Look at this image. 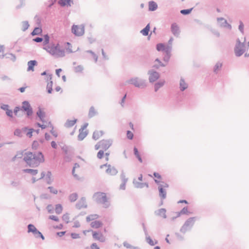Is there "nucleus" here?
Returning a JSON list of instances; mask_svg holds the SVG:
<instances>
[{
  "instance_id": "obj_46",
  "label": "nucleus",
  "mask_w": 249,
  "mask_h": 249,
  "mask_svg": "<svg viewBox=\"0 0 249 249\" xmlns=\"http://www.w3.org/2000/svg\"><path fill=\"white\" fill-rule=\"evenodd\" d=\"M165 45L162 43H159L156 45V49L158 51H163Z\"/></svg>"
},
{
  "instance_id": "obj_13",
  "label": "nucleus",
  "mask_w": 249,
  "mask_h": 249,
  "mask_svg": "<svg viewBox=\"0 0 249 249\" xmlns=\"http://www.w3.org/2000/svg\"><path fill=\"white\" fill-rule=\"evenodd\" d=\"M217 20L218 22L219 26L221 27H226L231 30V26L227 22V21L223 18H217Z\"/></svg>"
},
{
  "instance_id": "obj_63",
  "label": "nucleus",
  "mask_w": 249,
  "mask_h": 249,
  "mask_svg": "<svg viewBox=\"0 0 249 249\" xmlns=\"http://www.w3.org/2000/svg\"><path fill=\"white\" fill-rule=\"evenodd\" d=\"M33 40L36 42L40 43L43 41V38L40 37H36L34 38Z\"/></svg>"
},
{
  "instance_id": "obj_7",
  "label": "nucleus",
  "mask_w": 249,
  "mask_h": 249,
  "mask_svg": "<svg viewBox=\"0 0 249 249\" xmlns=\"http://www.w3.org/2000/svg\"><path fill=\"white\" fill-rule=\"evenodd\" d=\"M71 31L73 34L77 36H81L84 34L85 28L83 25H73L71 28Z\"/></svg>"
},
{
  "instance_id": "obj_39",
  "label": "nucleus",
  "mask_w": 249,
  "mask_h": 249,
  "mask_svg": "<svg viewBox=\"0 0 249 249\" xmlns=\"http://www.w3.org/2000/svg\"><path fill=\"white\" fill-rule=\"evenodd\" d=\"M53 84V81H50L47 83L46 89H47V92L48 93H51L52 92Z\"/></svg>"
},
{
  "instance_id": "obj_16",
  "label": "nucleus",
  "mask_w": 249,
  "mask_h": 249,
  "mask_svg": "<svg viewBox=\"0 0 249 249\" xmlns=\"http://www.w3.org/2000/svg\"><path fill=\"white\" fill-rule=\"evenodd\" d=\"M37 61L36 60H30L28 62V68L27 71H34V66L37 65Z\"/></svg>"
},
{
  "instance_id": "obj_48",
  "label": "nucleus",
  "mask_w": 249,
  "mask_h": 249,
  "mask_svg": "<svg viewBox=\"0 0 249 249\" xmlns=\"http://www.w3.org/2000/svg\"><path fill=\"white\" fill-rule=\"evenodd\" d=\"M62 220L66 223H68L70 220L69 214L68 213L64 214L62 216Z\"/></svg>"
},
{
  "instance_id": "obj_58",
  "label": "nucleus",
  "mask_w": 249,
  "mask_h": 249,
  "mask_svg": "<svg viewBox=\"0 0 249 249\" xmlns=\"http://www.w3.org/2000/svg\"><path fill=\"white\" fill-rule=\"evenodd\" d=\"M239 23L240 24H239V25L238 27V29H239V31L242 33H243V32H244V24L241 21H240Z\"/></svg>"
},
{
  "instance_id": "obj_20",
  "label": "nucleus",
  "mask_w": 249,
  "mask_h": 249,
  "mask_svg": "<svg viewBox=\"0 0 249 249\" xmlns=\"http://www.w3.org/2000/svg\"><path fill=\"white\" fill-rule=\"evenodd\" d=\"M158 189L159 191V196L161 199H165L166 197V191L165 189L162 188L161 186H158Z\"/></svg>"
},
{
  "instance_id": "obj_43",
  "label": "nucleus",
  "mask_w": 249,
  "mask_h": 249,
  "mask_svg": "<svg viewBox=\"0 0 249 249\" xmlns=\"http://www.w3.org/2000/svg\"><path fill=\"white\" fill-rule=\"evenodd\" d=\"M133 183L135 187L137 188H143V183H141V182H138L135 179L133 180Z\"/></svg>"
},
{
  "instance_id": "obj_10",
  "label": "nucleus",
  "mask_w": 249,
  "mask_h": 249,
  "mask_svg": "<svg viewBox=\"0 0 249 249\" xmlns=\"http://www.w3.org/2000/svg\"><path fill=\"white\" fill-rule=\"evenodd\" d=\"M149 75V81L150 83H153L160 78V74L158 72L150 70L148 72Z\"/></svg>"
},
{
  "instance_id": "obj_21",
  "label": "nucleus",
  "mask_w": 249,
  "mask_h": 249,
  "mask_svg": "<svg viewBox=\"0 0 249 249\" xmlns=\"http://www.w3.org/2000/svg\"><path fill=\"white\" fill-rule=\"evenodd\" d=\"M37 116L39 118L41 121L44 122V118L45 117V113L42 111L41 107H39L36 112Z\"/></svg>"
},
{
  "instance_id": "obj_59",
  "label": "nucleus",
  "mask_w": 249,
  "mask_h": 249,
  "mask_svg": "<svg viewBox=\"0 0 249 249\" xmlns=\"http://www.w3.org/2000/svg\"><path fill=\"white\" fill-rule=\"evenodd\" d=\"M6 114L9 117L12 118L13 117V112L11 109H8L6 111Z\"/></svg>"
},
{
  "instance_id": "obj_37",
  "label": "nucleus",
  "mask_w": 249,
  "mask_h": 249,
  "mask_svg": "<svg viewBox=\"0 0 249 249\" xmlns=\"http://www.w3.org/2000/svg\"><path fill=\"white\" fill-rule=\"evenodd\" d=\"M62 210L63 207L61 204H58L55 205V212L57 214H60L62 213Z\"/></svg>"
},
{
  "instance_id": "obj_29",
  "label": "nucleus",
  "mask_w": 249,
  "mask_h": 249,
  "mask_svg": "<svg viewBox=\"0 0 249 249\" xmlns=\"http://www.w3.org/2000/svg\"><path fill=\"white\" fill-rule=\"evenodd\" d=\"M4 56L7 58L10 59L12 61L15 62L16 60V57L15 54L13 53H6L5 54L2 55V58H3Z\"/></svg>"
},
{
  "instance_id": "obj_40",
  "label": "nucleus",
  "mask_w": 249,
  "mask_h": 249,
  "mask_svg": "<svg viewBox=\"0 0 249 249\" xmlns=\"http://www.w3.org/2000/svg\"><path fill=\"white\" fill-rule=\"evenodd\" d=\"M36 230L37 229L34 225L30 224L28 225V232L34 233Z\"/></svg>"
},
{
  "instance_id": "obj_34",
  "label": "nucleus",
  "mask_w": 249,
  "mask_h": 249,
  "mask_svg": "<svg viewBox=\"0 0 249 249\" xmlns=\"http://www.w3.org/2000/svg\"><path fill=\"white\" fill-rule=\"evenodd\" d=\"M189 213H190L188 211L187 207H185L179 212L177 213V217L180 216L181 214H188Z\"/></svg>"
},
{
  "instance_id": "obj_47",
  "label": "nucleus",
  "mask_w": 249,
  "mask_h": 249,
  "mask_svg": "<svg viewBox=\"0 0 249 249\" xmlns=\"http://www.w3.org/2000/svg\"><path fill=\"white\" fill-rule=\"evenodd\" d=\"M74 70L76 73L81 72L83 70V67L82 65H78L74 67Z\"/></svg>"
},
{
  "instance_id": "obj_33",
  "label": "nucleus",
  "mask_w": 249,
  "mask_h": 249,
  "mask_svg": "<svg viewBox=\"0 0 249 249\" xmlns=\"http://www.w3.org/2000/svg\"><path fill=\"white\" fill-rule=\"evenodd\" d=\"M78 198V194L76 193H72L69 196V199L71 202L75 201Z\"/></svg>"
},
{
  "instance_id": "obj_38",
  "label": "nucleus",
  "mask_w": 249,
  "mask_h": 249,
  "mask_svg": "<svg viewBox=\"0 0 249 249\" xmlns=\"http://www.w3.org/2000/svg\"><path fill=\"white\" fill-rule=\"evenodd\" d=\"M42 32V29L39 27H36L31 33L32 36L38 35Z\"/></svg>"
},
{
  "instance_id": "obj_49",
  "label": "nucleus",
  "mask_w": 249,
  "mask_h": 249,
  "mask_svg": "<svg viewBox=\"0 0 249 249\" xmlns=\"http://www.w3.org/2000/svg\"><path fill=\"white\" fill-rule=\"evenodd\" d=\"M192 9L193 8L181 10L180 11V13L184 15H187L189 14L191 12Z\"/></svg>"
},
{
  "instance_id": "obj_11",
  "label": "nucleus",
  "mask_w": 249,
  "mask_h": 249,
  "mask_svg": "<svg viewBox=\"0 0 249 249\" xmlns=\"http://www.w3.org/2000/svg\"><path fill=\"white\" fill-rule=\"evenodd\" d=\"M112 141L111 140H103L100 141L101 148L103 150H107L111 145Z\"/></svg>"
},
{
  "instance_id": "obj_42",
  "label": "nucleus",
  "mask_w": 249,
  "mask_h": 249,
  "mask_svg": "<svg viewBox=\"0 0 249 249\" xmlns=\"http://www.w3.org/2000/svg\"><path fill=\"white\" fill-rule=\"evenodd\" d=\"M29 27V23L27 21H24L22 22V29L23 31H25Z\"/></svg>"
},
{
  "instance_id": "obj_17",
  "label": "nucleus",
  "mask_w": 249,
  "mask_h": 249,
  "mask_svg": "<svg viewBox=\"0 0 249 249\" xmlns=\"http://www.w3.org/2000/svg\"><path fill=\"white\" fill-rule=\"evenodd\" d=\"M58 3L61 6H71V4H73V0H59Z\"/></svg>"
},
{
  "instance_id": "obj_26",
  "label": "nucleus",
  "mask_w": 249,
  "mask_h": 249,
  "mask_svg": "<svg viewBox=\"0 0 249 249\" xmlns=\"http://www.w3.org/2000/svg\"><path fill=\"white\" fill-rule=\"evenodd\" d=\"M88 133L82 129H79V134L78 136V139L79 141L83 140L87 135Z\"/></svg>"
},
{
  "instance_id": "obj_19",
  "label": "nucleus",
  "mask_w": 249,
  "mask_h": 249,
  "mask_svg": "<svg viewBox=\"0 0 249 249\" xmlns=\"http://www.w3.org/2000/svg\"><path fill=\"white\" fill-rule=\"evenodd\" d=\"M166 209L164 208H161L159 209L158 211H156L155 212V213L157 215L161 216H162L163 218H166Z\"/></svg>"
},
{
  "instance_id": "obj_51",
  "label": "nucleus",
  "mask_w": 249,
  "mask_h": 249,
  "mask_svg": "<svg viewBox=\"0 0 249 249\" xmlns=\"http://www.w3.org/2000/svg\"><path fill=\"white\" fill-rule=\"evenodd\" d=\"M14 135L19 137H21L22 136L21 130L19 129H16L14 131Z\"/></svg>"
},
{
  "instance_id": "obj_57",
  "label": "nucleus",
  "mask_w": 249,
  "mask_h": 249,
  "mask_svg": "<svg viewBox=\"0 0 249 249\" xmlns=\"http://www.w3.org/2000/svg\"><path fill=\"white\" fill-rule=\"evenodd\" d=\"M52 76L53 75L52 74H48L45 78L46 81L48 83L50 81H53Z\"/></svg>"
},
{
  "instance_id": "obj_28",
  "label": "nucleus",
  "mask_w": 249,
  "mask_h": 249,
  "mask_svg": "<svg viewBox=\"0 0 249 249\" xmlns=\"http://www.w3.org/2000/svg\"><path fill=\"white\" fill-rule=\"evenodd\" d=\"M103 135V132L102 131H94L92 135V138L95 140H97Z\"/></svg>"
},
{
  "instance_id": "obj_3",
  "label": "nucleus",
  "mask_w": 249,
  "mask_h": 249,
  "mask_svg": "<svg viewBox=\"0 0 249 249\" xmlns=\"http://www.w3.org/2000/svg\"><path fill=\"white\" fill-rule=\"evenodd\" d=\"M93 198L97 203L102 204L105 208H107L110 206V202L107 200L106 194L104 193H95Z\"/></svg>"
},
{
  "instance_id": "obj_60",
  "label": "nucleus",
  "mask_w": 249,
  "mask_h": 249,
  "mask_svg": "<svg viewBox=\"0 0 249 249\" xmlns=\"http://www.w3.org/2000/svg\"><path fill=\"white\" fill-rule=\"evenodd\" d=\"M9 105H6V104H2L0 106V108L1 109L5 110V111H7L9 109Z\"/></svg>"
},
{
  "instance_id": "obj_12",
  "label": "nucleus",
  "mask_w": 249,
  "mask_h": 249,
  "mask_svg": "<svg viewBox=\"0 0 249 249\" xmlns=\"http://www.w3.org/2000/svg\"><path fill=\"white\" fill-rule=\"evenodd\" d=\"M171 31L173 35L176 37H178L180 33L179 27L176 23L171 24Z\"/></svg>"
},
{
  "instance_id": "obj_15",
  "label": "nucleus",
  "mask_w": 249,
  "mask_h": 249,
  "mask_svg": "<svg viewBox=\"0 0 249 249\" xmlns=\"http://www.w3.org/2000/svg\"><path fill=\"white\" fill-rule=\"evenodd\" d=\"M92 236H93V238L94 239L98 240L101 242H104L105 241V236L101 232L93 231Z\"/></svg>"
},
{
  "instance_id": "obj_30",
  "label": "nucleus",
  "mask_w": 249,
  "mask_h": 249,
  "mask_svg": "<svg viewBox=\"0 0 249 249\" xmlns=\"http://www.w3.org/2000/svg\"><path fill=\"white\" fill-rule=\"evenodd\" d=\"M102 225V223L99 221H94L91 223L90 226L93 228H99Z\"/></svg>"
},
{
  "instance_id": "obj_36",
  "label": "nucleus",
  "mask_w": 249,
  "mask_h": 249,
  "mask_svg": "<svg viewBox=\"0 0 249 249\" xmlns=\"http://www.w3.org/2000/svg\"><path fill=\"white\" fill-rule=\"evenodd\" d=\"M145 239L147 243H148L150 245L152 246H154L155 244H157L158 243L157 241H156V242L154 243L149 235L145 236Z\"/></svg>"
},
{
  "instance_id": "obj_41",
  "label": "nucleus",
  "mask_w": 249,
  "mask_h": 249,
  "mask_svg": "<svg viewBox=\"0 0 249 249\" xmlns=\"http://www.w3.org/2000/svg\"><path fill=\"white\" fill-rule=\"evenodd\" d=\"M222 64L220 62H217L214 67L213 71L214 72L217 73L218 71L220 70L221 68L222 67Z\"/></svg>"
},
{
  "instance_id": "obj_24",
  "label": "nucleus",
  "mask_w": 249,
  "mask_h": 249,
  "mask_svg": "<svg viewBox=\"0 0 249 249\" xmlns=\"http://www.w3.org/2000/svg\"><path fill=\"white\" fill-rule=\"evenodd\" d=\"M164 80H160L158 82L156 83L154 85L155 91L157 92L159 89H160L164 85Z\"/></svg>"
},
{
  "instance_id": "obj_62",
  "label": "nucleus",
  "mask_w": 249,
  "mask_h": 249,
  "mask_svg": "<svg viewBox=\"0 0 249 249\" xmlns=\"http://www.w3.org/2000/svg\"><path fill=\"white\" fill-rule=\"evenodd\" d=\"M161 184H159V186H161L162 188L164 189L165 188H168L169 185L167 183H165L164 182H161Z\"/></svg>"
},
{
  "instance_id": "obj_14",
  "label": "nucleus",
  "mask_w": 249,
  "mask_h": 249,
  "mask_svg": "<svg viewBox=\"0 0 249 249\" xmlns=\"http://www.w3.org/2000/svg\"><path fill=\"white\" fill-rule=\"evenodd\" d=\"M76 208L78 209H81V208H86L87 205L86 204V198L82 197L78 202L76 204Z\"/></svg>"
},
{
  "instance_id": "obj_50",
  "label": "nucleus",
  "mask_w": 249,
  "mask_h": 249,
  "mask_svg": "<svg viewBox=\"0 0 249 249\" xmlns=\"http://www.w3.org/2000/svg\"><path fill=\"white\" fill-rule=\"evenodd\" d=\"M87 52L90 53L91 55H92L95 62H96L97 61L98 56L93 51H92L91 50H88V51H87Z\"/></svg>"
},
{
  "instance_id": "obj_35",
  "label": "nucleus",
  "mask_w": 249,
  "mask_h": 249,
  "mask_svg": "<svg viewBox=\"0 0 249 249\" xmlns=\"http://www.w3.org/2000/svg\"><path fill=\"white\" fill-rule=\"evenodd\" d=\"M97 112L96 111L94 107H91L89 108V118H92L94 116Z\"/></svg>"
},
{
  "instance_id": "obj_5",
  "label": "nucleus",
  "mask_w": 249,
  "mask_h": 249,
  "mask_svg": "<svg viewBox=\"0 0 249 249\" xmlns=\"http://www.w3.org/2000/svg\"><path fill=\"white\" fill-rule=\"evenodd\" d=\"M245 52V42H241L239 38L236 40V43L234 47V53L236 56H241Z\"/></svg>"
},
{
  "instance_id": "obj_4",
  "label": "nucleus",
  "mask_w": 249,
  "mask_h": 249,
  "mask_svg": "<svg viewBox=\"0 0 249 249\" xmlns=\"http://www.w3.org/2000/svg\"><path fill=\"white\" fill-rule=\"evenodd\" d=\"M127 83L132 84L135 87L139 88H144L146 87V83L145 80L139 79L135 77L131 78L126 82Z\"/></svg>"
},
{
  "instance_id": "obj_22",
  "label": "nucleus",
  "mask_w": 249,
  "mask_h": 249,
  "mask_svg": "<svg viewBox=\"0 0 249 249\" xmlns=\"http://www.w3.org/2000/svg\"><path fill=\"white\" fill-rule=\"evenodd\" d=\"M52 174L51 171H48L46 174V181L48 184H51L53 182Z\"/></svg>"
},
{
  "instance_id": "obj_55",
  "label": "nucleus",
  "mask_w": 249,
  "mask_h": 249,
  "mask_svg": "<svg viewBox=\"0 0 249 249\" xmlns=\"http://www.w3.org/2000/svg\"><path fill=\"white\" fill-rule=\"evenodd\" d=\"M104 154V151L103 150H100L97 153V157L98 159H101Z\"/></svg>"
},
{
  "instance_id": "obj_1",
  "label": "nucleus",
  "mask_w": 249,
  "mask_h": 249,
  "mask_svg": "<svg viewBox=\"0 0 249 249\" xmlns=\"http://www.w3.org/2000/svg\"><path fill=\"white\" fill-rule=\"evenodd\" d=\"M23 160L29 166L34 168L39 165L45 161L44 157L41 152H27L24 154Z\"/></svg>"
},
{
  "instance_id": "obj_45",
  "label": "nucleus",
  "mask_w": 249,
  "mask_h": 249,
  "mask_svg": "<svg viewBox=\"0 0 249 249\" xmlns=\"http://www.w3.org/2000/svg\"><path fill=\"white\" fill-rule=\"evenodd\" d=\"M43 44L44 46H46L49 43L50 37L48 35H46L44 36Z\"/></svg>"
},
{
  "instance_id": "obj_32",
  "label": "nucleus",
  "mask_w": 249,
  "mask_h": 249,
  "mask_svg": "<svg viewBox=\"0 0 249 249\" xmlns=\"http://www.w3.org/2000/svg\"><path fill=\"white\" fill-rule=\"evenodd\" d=\"M99 215L96 214H92L88 215L86 217V220L87 222H89L92 220H94L98 218Z\"/></svg>"
},
{
  "instance_id": "obj_23",
  "label": "nucleus",
  "mask_w": 249,
  "mask_h": 249,
  "mask_svg": "<svg viewBox=\"0 0 249 249\" xmlns=\"http://www.w3.org/2000/svg\"><path fill=\"white\" fill-rule=\"evenodd\" d=\"M158 8L157 4L154 1H150L149 2V10L151 11H154Z\"/></svg>"
},
{
  "instance_id": "obj_56",
  "label": "nucleus",
  "mask_w": 249,
  "mask_h": 249,
  "mask_svg": "<svg viewBox=\"0 0 249 249\" xmlns=\"http://www.w3.org/2000/svg\"><path fill=\"white\" fill-rule=\"evenodd\" d=\"M126 135L127 138L129 140H132L134 136L133 133L129 130L127 131Z\"/></svg>"
},
{
  "instance_id": "obj_61",
  "label": "nucleus",
  "mask_w": 249,
  "mask_h": 249,
  "mask_svg": "<svg viewBox=\"0 0 249 249\" xmlns=\"http://www.w3.org/2000/svg\"><path fill=\"white\" fill-rule=\"evenodd\" d=\"M23 155V151H18L16 155L18 159H21Z\"/></svg>"
},
{
  "instance_id": "obj_9",
  "label": "nucleus",
  "mask_w": 249,
  "mask_h": 249,
  "mask_svg": "<svg viewBox=\"0 0 249 249\" xmlns=\"http://www.w3.org/2000/svg\"><path fill=\"white\" fill-rule=\"evenodd\" d=\"M104 167H107V168L106 170V172L107 174L109 175L114 176L116 175L118 173L117 170L114 167L111 166L110 164L106 163L105 164L101 165L100 166V168L102 169Z\"/></svg>"
},
{
  "instance_id": "obj_53",
  "label": "nucleus",
  "mask_w": 249,
  "mask_h": 249,
  "mask_svg": "<svg viewBox=\"0 0 249 249\" xmlns=\"http://www.w3.org/2000/svg\"><path fill=\"white\" fill-rule=\"evenodd\" d=\"M121 178L123 182H127L128 178L125 177V174L124 172H122L121 174Z\"/></svg>"
},
{
  "instance_id": "obj_2",
  "label": "nucleus",
  "mask_w": 249,
  "mask_h": 249,
  "mask_svg": "<svg viewBox=\"0 0 249 249\" xmlns=\"http://www.w3.org/2000/svg\"><path fill=\"white\" fill-rule=\"evenodd\" d=\"M43 49L55 58L62 57L65 56V50L58 43L56 45L54 44L48 45L43 47Z\"/></svg>"
},
{
  "instance_id": "obj_64",
  "label": "nucleus",
  "mask_w": 249,
  "mask_h": 249,
  "mask_svg": "<svg viewBox=\"0 0 249 249\" xmlns=\"http://www.w3.org/2000/svg\"><path fill=\"white\" fill-rule=\"evenodd\" d=\"M123 245H124V247H125V248H126L127 249H132L133 247V246H131L130 244L128 243L127 242H124L123 243Z\"/></svg>"
},
{
  "instance_id": "obj_6",
  "label": "nucleus",
  "mask_w": 249,
  "mask_h": 249,
  "mask_svg": "<svg viewBox=\"0 0 249 249\" xmlns=\"http://www.w3.org/2000/svg\"><path fill=\"white\" fill-rule=\"evenodd\" d=\"M195 217H190L188 218L181 227L180 231L182 233H185L188 230H191L195 222Z\"/></svg>"
},
{
  "instance_id": "obj_31",
  "label": "nucleus",
  "mask_w": 249,
  "mask_h": 249,
  "mask_svg": "<svg viewBox=\"0 0 249 249\" xmlns=\"http://www.w3.org/2000/svg\"><path fill=\"white\" fill-rule=\"evenodd\" d=\"M150 30V24H148L145 28L141 31V33L144 36H146L148 35Z\"/></svg>"
},
{
  "instance_id": "obj_27",
  "label": "nucleus",
  "mask_w": 249,
  "mask_h": 249,
  "mask_svg": "<svg viewBox=\"0 0 249 249\" xmlns=\"http://www.w3.org/2000/svg\"><path fill=\"white\" fill-rule=\"evenodd\" d=\"M23 172L26 173H29L33 176H35L38 173V170L32 169H25L23 170Z\"/></svg>"
},
{
  "instance_id": "obj_44",
  "label": "nucleus",
  "mask_w": 249,
  "mask_h": 249,
  "mask_svg": "<svg viewBox=\"0 0 249 249\" xmlns=\"http://www.w3.org/2000/svg\"><path fill=\"white\" fill-rule=\"evenodd\" d=\"M172 51V46L167 45L165 46L163 51H164L167 54H171Z\"/></svg>"
},
{
  "instance_id": "obj_25",
  "label": "nucleus",
  "mask_w": 249,
  "mask_h": 249,
  "mask_svg": "<svg viewBox=\"0 0 249 249\" xmlns=\"http://www.w3.org/2000/svg\"><path fill=\"white\" fill-rule=\"evenodd\" d=\"M76 122L77 119H74L72 120H67L64 125L65 127L69 128L73 126L74 124L76 123Z\"/></svg>"
},
{
  "instance_id": "obj_8",
  "label": "nucleus",
  "mask_w": 249,
  "mask_h": 249,
  "mask_svg": "<svg viewBox=\"0 0 249 249\" xmlns=\"http://www.w3.org/2000/svg\"><path fill=\"white\" fill-rule=\"evenodd\" d=\"M21 110L26 112L27 115L30 116L33 114V109L28 101H24L22 103Z\"/></svg>"
},
{
  "instance_id": "obj_52",
  "label": "nucleus",
  "mask_w": 249,
  "mask_h": 249,
  "mask_svg": "<svg viewBox=\"0 0 249 249\" xmlns=\"http://www.w3.org/2000/svg\"><path fill=\"white\" fill-rule=\"evenodd\" d=\"M48 189H49L50 193L56 195L58 193L57 190L53 186H49Z\"/></svg>"
},
{
  "instance_id": "obj_54",
  "label": "nucleus",
  "mask_w": 249,
  "mask_h": 249,
  "mask_svg": "<svg viewBox=\"0 0 249 249\" xmlns=\"http://www.w3.org/2000/svg\"><path fill=\"white\" fill-rule=\"evenodd\" d=\"M21 110V107L19 106L16 107L14 109L13 113L16 116H18V112Z\"/></svg>"
},
{
  "instance_id": "obj_18",
  "label": "nucleus",
  "mask_w": 249,
  "mask_h": 249,
  "mask_svg": "<svg viewBox=\"0 0 249 249\" xmlns=\"http://www.w3.org/2000/svg\"><path fill=\"white\" fill-rule=\"evenodd\" d=\"M188 85L185 82L184 79L181 78L179 81V89L181 91L185 90L188 88Z\"/></svg>"
}]
</instances>
